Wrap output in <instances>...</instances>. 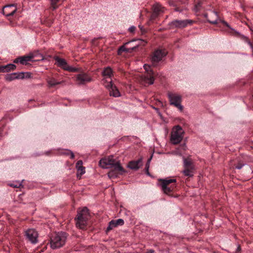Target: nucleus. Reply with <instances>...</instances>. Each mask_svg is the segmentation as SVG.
<instances>
[{
    "mask_svg": "<svg viewBox=\"0 0 253 253\" xmlns=\"http://www.w3.org/2000/svg\"><path fill=\"white\" fill-rule=\"evenodd\" d=\"M204 4H205V2H203V1H200L199 2L197 5H196V6L197 8H200L201 7H203L204 8H205V6H204Z\"/></svg>",
    "mask_w": 253,
    "mask_h": 253,
    "instance_id": "2f4dec72",
    "label": "nucleus"
},
{
    "mask_svg": "<svg viewBox=\"0 0 253 253\" xmlns=\"http://www.w3.org/2000/svg\"><path fill=\"white\" fill-rule=\"evenodd\" d=\"M241 251V248L240 246H239L238 248H237V252H240Z\"/></svg>",
    "mask_w": 253,
    "mask_h": 253,
    "instance_id": "37998d69",
    "label": "nucleus"
},
{
    "mask_svg": "<svg viewBox=\"0 0 253 253\" xmlns=\"http://www.w3.org/2000/svg\"><path fill=\"white\" fill-rule=\"evenodd\" d=\"M112 96L119 97L120 96V92L115 85L112 83Z\"/></svg>",
    "mask_w": 253,
    "mask_h": 253,
    "instance_id": "393cba45",
    "label": "nucleus"
},
{
    "mask_svg": "<svg viewBox=\"0 0 253 253\" xmlns=\"http://www.w3.org/2000/svg\"><path fill=\"white\" fill-rule=\"evenodd\" d=\"M112 178L122 175L126 172L125 169L120 166V163H116L112 156Z\"/></svg>",
    "mask_w": 253,
    "mask_h": 253,
    "instance_id": "9d476101",
    "label": "nucleus"
},
{
    "mask_svg": "<svg viewBox=\"0 0 253 253\" xmlns=\"http://www.w3.org/2000/svg\"><path fill=\"white\" fill-rule=\"evenodd\" d=\"M136 29V28L134 26H131V27H130L129 28V31L130 32V33H133L135 31Z\"/></svg>",
    "mask_w": 253,
    "mask_h": 253,
    "instance_id": "c9c22d12",
    "label": "nucleus"
},
{
    "mask_svg": "<svg viewBox=\"0 0 253 253\" xmlns=\"http://www.w3.org/2000/svg\"><path fill=\"white\" fill-rule=\"evenodd\" d=\"M83 162L81 160L78 161L76 164V168L78 171H80L81 175L85 173L84 168L82 166Z\"/></svg>",
    "mask_w": 253,
    "mask_h": 253,
    "instance_id": "5701e85b",
    "label": "nucleus"
},
{
    "mask_svg": "<svg viewBox=\"0 0 253 253\" xmlns=\"http://www.w3.org/2000/svg\"><path fill=\"white\" fill-rule=\"evenodd\" d=\"M142 165V158H140L136 161H131L127 165L128 168L129 169L136 170L139 169Z\"/></svg>",
    "mask_w": 253,
    "mask_h": 253,
    "instance_id": "aec40b11",
    "label": "nucleus"
},
{
    "mask_svg": "<svg viewBox=\"0 0 253 253\" xmlns=\"http://www.w3.org/2000/svg\"><path fill=\"white\" fill-rule=\"evenodd\" d=\"M161 185L162 189L165 193L170 195L171 193L173 191L175 186V183L176 180L175 179H162L160 180Z\"/></svg>",
    "mask_w": 253,
    "mask_h": 253,
    "instance_id": "0eeeda50",
    "label": "nucleus"
},
{
    "mask_svg": "<svg viewBox=\"0 0 253 253\" xmlns=\"http://www.w3.org/2000/svg\"><path fill=\"white\" fill-rule=\"evenodd\" d=\"M111 74H112V76L113 75V72L112 71Z\"/></svg>",
    "mask_w": 253,
    "mask_h": 253,
    "instance_id": "09e8293b",
    "label": "nucleus"
},
{
    "mask_svg": "<svg viewBox=\"0 0 253 253\" xmlns=\"http://www.w3.org/2000/svg\"><path fill=\"white\" fill-rule=\"evenodd\" d=\"M250 30L252 31V34L253 36V28H251Z\"/></svg>",
    "mask_w": 253,
    "mask_h": 253,
    "instance_id": "a18cd8bd",
    "label": "nucleus"
},
{
    "mask_svg": "<svg viewBox=\"0 0 253 253\" xmlns=\"http://www.w3.org/2000/svg\"><path fill=\"white\" fill-rule=\"evenodd\" d=\"M48 85L49 87H53L56 85L60 84L62 82H58L54 78H50L47 81Z\"/></svg>",
    "mask_w": 253,
    "mask_h": 253,
    "instance_id": "b1692460",
    "label": "nucleus"
},
{
    "mask_svg": "<svg viewBox=\"0 0 253 253\" xmlns=\"http://www.w3.org/2000/svg\"><path fill=\"white\" fill-rule=\"evenodd\" d=\"M168 54V51L165 49H157L152 52L151 55V61L153 66H157L158 63Z\"/></svg>",
    "mask_w": 253,
    "mask_h": 253,
    "instance_id": "20e7f679",
    "label": "nucleus"
},
{
    "mask_svg": "<svg viewBox=\"0 0 253 253\" xmlns=\"http://www.w3.org/2000/svg\"><path fill=\"white\" fill-rule=\"evenodd\" d=\"M51 8L53 10H55L58 7V5L57 4L58 2L59 1V0H49Z\"/></svg>",
    "mask_w": 253,
    "mask_h": 253,
    "instance_id": "cd10ccee",
    "label": "nucleus"
},
{
    "mask_svg": "<svg viewBox=\"0 0 253 253\" xmlns=\"http://www.w3.org/2000/svg\"><path fill=\"white\" fill-rule=\"evenodd\" d=\"M110 174H111V170H109V172H108V176L110 178L111 177Z\"/></svg>",
    "mask_w": 253,
    "mask_h": 253,
    "instance_id": "c03bdc74",
    "label": "nucleus"
},
{
    "mask_svg": "<svg viewBox=\"0 0 253 253\" xmlns=\"http://www.w3.org/2000/svg\"><path fill=\"white\" fill-rule=\"evenodd\" d=\"M204 16L210 23L212 24H217L221 22L228 28L227 31L229 33L236 36H239L242 40L250 45L253 55V42H251L250 39L244 35H241L239 33L231 28L228 23L225 21L220 19L217 12L214 11H210L209 12L205 13Z\"/></svg>",
    "mask_w": 253,
    "mask_h": 253,
    "instance_id": "f257e3e1",
    "label": "nucleus"
},
{
    "mask_svg": "<svg viewBox=\"0 0 253 253\" xmlns=\"http://www.w3.org/2000/svg\"><path fill=\"white\" fill-rule=\"evenodd\" d=\"M245 159L244 158H240L238 160V163L235 166V168L241 169L245 165Z\"/></svg>",
    "mask_w": 253,
    "mask_h": 253,
    "instance_id": "bb28decb",
    "label": "nucleus"
},
{
    "mask_svg": "<svg viewBox=\"0 0 253 253\" xmlns=\"http://www.w3.org/2000/svg\"><path fill=\"white\" fill-rule=\"evenodd\" d=\"M184 164L185 169L183 171V173L185 176H192L193 173V166L192 162L187 159H184Z\"/></svg>",
    "mask_w": 253,
    "mask_h": 253,
    "instance_id": "dca6fc26",
    "label": "nucleus"
},
{
    "mask_svg": "<svg viewBox=\"0 0 253 253\" xmlns=\"http://www.w3.org/2000/svg\"><path fill=\"white\" fill-rule=\"evenodd\" d=\"M165 7L159 3H156L152 6V13L151 14L150 21L148 22H154V21L164 12Z\"/></svg>",
    "mask_w": 253,
    "mask_h": 253,
    "instance_id": "1a4fd4ad",
    "label": "nucleus"
},
{
    "mask_svg": "<svg viewBox=\"0 0 253 253\" xmlns=\"http://www.w3.org/2000/svg\"><path fill=\"white\" fill-rule=\"evenodd\" d=\"M186 147V145H185V143H184V144H182L180 145L179 146V147L178 148V150H179V151L185 150Z\"/></svg>",
    "mask_w": 253,
    "mask_h": 253,
    "instance_id": "473e14b6",
    "label": "nucleus"
},
{
    "mask_svg": "<svg viewBox=\"0 0 253 253\" xmlns=\"http://www.w3.org/2000/svg\"><path fill=\"white\" fill-rule=\"evenodd\" d=\"M138 27H139V28L140 29V30H141V31L142 33H143V32H145V30L143 29V26H141V25H139L138 26Z\"/></svg>",
    "mask_w": 253,
    "mask_h": 253,
    "instance_id": "4c0bfd02",
    "label": "nucleus"
},
{
    "mask_svg": "<svg viewBox=\"0 0 253 253\" xmlns=\"http://www.w3.org/2000/svg\"><path fill=\"white\" fill-rule=\"evenodd\" d=\"M17 8L14 4L5 6L3 8L2 12L6 16H12L16 12Z\"/></svg>",
    "mask_w": 253,
    "mask_h": 253,
    "instance_id": "a211bd4d",
    "label": "nucleus"
},
{
    "mask_svg": "<svg viewBox=\"0 0 253 253\" xmlns=\"http://www.w3.org/2000/svg\"><path fill=\"white\" fill-rule=\"evenodd\" d=\"M146 74L144 76V81L149 84H153L156 76L155 73L152 70L151 66L148 64L144 65Z\"/></svg>",
    "mask_w": 253,
    "mask_h": 253,
    "instance_id": "9b49d317",
    "label": "nucleus"
},
{
    "mask_svg": "<svg viewBox=\"0 0 253 253\" xmlns=\"http://www.w3.org/2000/svg\"><path fill=\"white\" fill-rule=\"evenodd\" d=\"M5 80L7 81L10 82L15 79H24V72L21 73H13L7 74L5 76Z\"/></svg>",
    "mask_w": 253,
    "mask_h": 253,
    "instance_id": "6ab92c4d",
    "label": "nucleus"
},
{
    "mask_svg": "<svg viewBox=\"0 0 253 253\" xmlns=\"http://www.w3.org/2000/svg\"><path fill=\"white\" fill-rule=\"evenodd\" d=\"M184 131L182 127L179 126H176L172 129L170 141L173 144L179 143L183 139Z\"/></svg>",
    "mask_w": 253,
    "mask_h": 253,
    "instance_id": "39448f33",
    "label": "nucleus"
},
{
    "mask_svg": "<svg viewBox=\"0 0 253 253\" xmlns=\"http://www.w3.org/2000/svg\"><path fill=\"white\" fill-rule=\"evenodd\" d=\"M26 238L32 244H36L38 242V234L37 232L33 229H29L25 232Z\"/></svg>",
    "mask_w": 253,
    "mask_h": 253,
    "instance_id": "4468645a",
    "label": "nucleus"
},
{
    "mask_svg": "<svg viewBox=\"0 0 253 253\" xmlns=\"http://www.w3.org/2000/svg\"><path fill=\"white\" fill-rule=\"evenodd\" d=\"M152 155L148 159L147 162L146 163L150 164V162H151V161L152 160Z\"/></svg>",
    "mask_w": 253,
    "mask_h": 253,
    "instance_id": "58836bf2",
    "label": "nucleus"
},
{
    "mask_svg": "<svg viewBox=\"0 0 253 253\" xmlns=\"http://www.w3.org/2000/svg\"><path fill=\"white\" fill-rule=\"evenodd\" d=\"M168 95L170 105L174 106L180 111H182L183 109V107L181 105L182 96L178 94L170 92H168Z\"/></svg>",
    "mask_w": 253,
    "mask_h": 253,
    "instance_id": "6e6552de",
    "label": "nucleus"
},
{
    "mask_svg": "<svg viewBox=\"0 0 253 253\" xmlns=\"http://www.w3.org/2000/svg\"><path fill=\"white\" fill-rule=\"evenodd\" d=\"M89 216L88 210L86 207H84L82 210L78 211L77 217L75 218L77 226L81 229H84L86 225Z\"/></svg>",
    "mask_w": 253,
    "mask_h": 253,
    "instance_id": "7ed1b4c3",
    "label": "nucleus"
},
{
    "mask_svg": "<svg viewBox=\"0 0 253 253\" xmlns=\"http://www.w3.org/2000/svg\"><path fill=\"white\" fill-rule=\"evenodd\" d=\"M100 166L103 169H109L111 168V157L110 156L107 158H102L99 162Z\"/></svg>",
    "mask_w": 253,
    "mask_h": 253,
    "instance_id": "412c9836",
    "label": "nucleus"
},
{
    "mask_svg": "<svg viewBox=\"0 0 253 253\" xmlns=\"http://www.w3.org/2000/svg\"><path fill=\"white\" fill-rule=\"evenodd\" d=\"M149 166H150V164H146V165H145V171H146V173H147V174L148 175H150V173L149 172Z\"/></svg>",
    "mask_w": 253,
    "mask_h": 253,
    "instance_id": "72a5a7b5",
    "label": "nucleus"
},
{
    "mask_svg": "<svg viewBox=\"0 0 253 253\" xmlns=\"http://www.w3.org/2000/svg\"><path fill=\"white\" fill-rule=\"evenodd\" d=\"M67 234L64 232H56L50 237V246L52 249L62 247L65 243Z\"/></svg>",
    "mask_w": 253,
    "mask_h": 253,
    "instance_id": "f03ea898",
    "label": "nucleus"
},
{
    "mask_svg": "<svg viewBox=\"0 0 253 253\" xmlns=\"http://www.w3.org/2000/svg\"><path fill=\"white\" fill-rule=\"evenodd\" d=\"M124 51L128 52V49H126L124 45H123L119 48L118 52L119 54H121Z\"/></svg>",
    "mask_w": 253,
    "mask_h": 253,
    "instance_id": "c756f323",
    "label": "nucleus"
},
{
    "mask_svg": "<svg viewBox=\"0 0 253 253\" xmlns=\"http://www.w3.org/2000/svg\"><path fill=\"white\" fill-rule=\"evenodd\" d=\"M124 224V221L122 219L112 220V227H117L119 225H123Z\"/></svg>",
    "mask_w": 253,
    "mask_h": 253,
    "instance_id": "a878e982",
    "label": "nucleus"
},
{
    "mask_svg": "<svg viewBox=\"0 0 253 253\" xmlns=\"http://www.w3.org/2000/svg\"><path fill=\"white\" fill-rule=\"evenodd\" d=\"M66 150H67V149L62 150V152H61V154H62V155H67L66 154Z\"/></svg>",
    "mask_w": 253,
    "mask_h": 253,
    "instance_id": "ea45409f",
    "label": "nucleus"
},
{
    "mask_svg": "<svg viewBox=\"0 0 253 253\" xmlns=\"http://www.w3.org/2000/svg\"><path fill=\"white\" fill-rule=\"evenodd\" d=\"M40 58L37 59V60H43V56L42 55H40Z\"/></svg>",
    "mask_w": 253,
    "mask_h": 253,
    "instance_id": "a19ab883",
    "label": "nucleus"
},
{
    "mask_svg": "<svg viewBox=\"0 0 253 253\" xmlns=\"http://www.w3.org/2000/svg\"><path fill=\"white\" fill-rule=\"evenodd\" d=\"M54 59L57 65L64 70L72 72H76L78 71V68L69 66L65 59L59 57H55Z\"/></svg>",
    "mask_w": 253,
    "mask_h": 253,
    "instance_id": "ddd939ff",
    "label": "nucleus"
},
{
    "mask_svg": "<svg viewBox=\"0 0 253 253\" xmlns=\"http://www.w3.org/2000/svg\"><path fill=\"white\" fill-rule=\"evenodd\" d=\"M66 154L67 155H70V158L71 159H74V157H75V156H74V154L73 153V152L72 151H71V150H66Z\"/></svg>",
    "mask_w": 253,
    "mask_h": 253,
    "instance_id": "7c9ffc66",
    "label": "nucleus"
},
{
    "mask_svg": "<svg viewBox=\"0 0 253 253\" xmlns=\"http://www.w3.org/2000/svg\"><path fill=\"white\" fill-rule=\"evenodd\" d=\"M154 252V251L153 250H150L148 251H147L146 253H153Z\"/></svg>",
    "mask_w": 253,
    "mask_h": 253,
    "instance_id": "79ce46f5",
    "label": "nucleus"
},
{
    "mask_svg": "<svg viewBox=\"0 0 253 253\" xmlns=\"http://www.w3.org/2000/svg\"><path fill=\"white\" fill-rule=\"evenodd\" d=\"M102 79L101 84L109 90L111 95V67L108 66L102 72Z\"/></svg>",
    "mask_w": 253,
    "mask_h": 253,
    "instance_id": "423d86ee",
    "label": "nucleus"
},
{
    "mask_svg": "<svg viewBox=\"0 0 253 253\" xmlns=\"http://www.w3.org/2000/svg\"><path fill=\"white\" fill-rule=\"evenodd\" d=\"M192 21L188 20H174L169 22L168 24L169 29L183 28L188 24H190Z\"/></svg>",
    "mask_w": 253,
    "mask_h": 253,
    "instance_id": "f8f14e48",
    "label": "nucleus"
},
{
    "mask_svg": "<svg viewBox=\"0 0 253 253\" xmlns=\"http://www.w3.org/2000/svg\"><path fill=\"white\" fill-rule=\"evenodd\" d=\"M136 46H135V47H134L132 48V50H134V49H136Z\"/></svg>",
    "mask_w": 253,
    "mask_h": 253,
    "instance_id": "49530a36",
    "label": "nucleus"
},
{
    "mask_svg": "<svg viewBox=\"0 0 253 253\" xmlns=\"http://www.w3.org/2000/svg\"><path fill=\"white\" fill-rule=\"evenodd\" d=\"M111 230V221L108 222V225L106 230V232H108Z\"/></svg>",
    "mask_w": 253,
    "mask_h": 253,
    "instance_id": "e433bc0d",
    "label": "nucleus"
},
{
    "mask_svg": "<svg viewBox=\"0 0 253 253\" xmlns=\"http://www.w3.org/2000/svg\"><path fill=\"white\" fill-rule=\"evenodd\" d=\"M16 68V66L13 64H8L6 65H0V72H8L11 70H14Z\"/></svg>",
    "mask_w": 253,
    "mask_h": 253,
    "instance_id": "4be33fe9",
    "label": "nucleus"
},
{
    "mask_svg": "<svg viewBox=\"0 0 253 253\" xmlns=\"http://www.w3.org/2000/svg\"><path fill=\"white\" fill-rule=\"evenodd\" d=\"M35 55L31 54L28 56H21L14 59V63H19L22 65H27L29 61H32Z\"/></svg>",
    "mask_w": 253,
    "mask_h": 253,
    "instance_id": "f3484780",
    "label": "nucleus"
},
{
    "mask_svg": "<svg viewBox=\"0 0 253 253\" xmlns=\"http://www.w3.org/2000/svg\"><path fill=\"white\" fill-rule=\"evenodd\" d=\"M91 81V78L85 73H81L76 76V82L79 85L84 84Z\"/></svg>",
    "mask_w": 253,
    "mask_h": 253,
    "instance_id": "2eb2a0df",
    "label": "nucleus"
},
{
    "mask_svg": "<svg viewBox=\"0 0 253 253\" xmlns=\"http://www.w3.org/2000/svg\"><path fill=\"white\" fill-rule=\"evenodd\" d=\"M24 79L25 78H29L31 77V74L29 72L24 73Z\"/></svg>",
    "mask_w": 253,
    "mask_h": 253,
    "instance_id": "f704fd0d",
    "label": "nucleus"
},
{
    "mask_svg": "<svg viewBox=\"0 0 253 253\" xmlns=\"http://www.w3.org/2000/svg\"><path fill=\"white\" fill-rule=\"evenodd\" d=\"M49 153V152H46V154L48 155Z\"/></svg>",
    "mask_w": 253,
    "mask_h": 253,
    "instance_id": "de8ad7c7",
    "label": "nucleus"
},
{
    "mask_svg": "<svg viewBox=\"0 0 253 253\" xmlns=\"http://www.w3.org/2000/svg\"><path fill=\"white\" fill-rule=\"evenodd\" d=\"M9 185L14 188H19L22 186V182L19 181H13L9 184Z\"/></svg>",
    "mask_w": 253,
    "mask_h": 253,
    "instance_id": "c85d7f7f",
    "label": "nucleus"
}]
</instances>
